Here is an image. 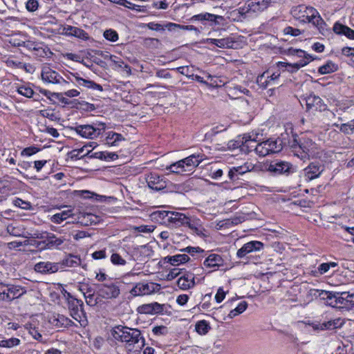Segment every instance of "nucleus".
I'll return each mask as SVG.
<instances>
[{"label":"nucleus","instance_id":"52","mask_svg":"<svg viewBox=\"0 0 354 354\" xmlns=\"http://www.w3.org/2000/svg\"><path fill=\"white\" fill-rule=\"evenodd\" d=\"M9 284L0 283V300L9 301Z\"/></svg>","mask_w":354,"mask_h":354},{"label":"nucleus","instance_id":"27","mask_svg":"<svg viewBox=\"0 0 354 354\" xmlns=\"http://www.w3.org/2000/svg\"><path fill=\"white\" fill-rule=\"evenodd\" d=\"M209 44L216 46L221 48H232L234 47L235 41L232 37H227L222 39H207Z\"/></svg>","mask_w":354,"mask_h":354},{"label":"nucleus","instance_id":"11","mask_svg":"<svg viewBox=\"0 0 354 354\" xmlns=\"http://www.w3.org/2000/svg\"><path fill=\"white\" fill-rule=\"evenodd\" d=\"M314 14H317V10L313 7L306 6L305 5H299L291 9V15L294 18L301 22L306 23L308 21L310 17Z\"/></svg>","mask_w":354,"mask_h":354},{"label":"nucleus","instance_id":"2","mask_svg":"<svg viewBox=\"0 0 354 354\" xmlns=\"http://www.w3.org/2000/svg\"><path fill=\"white\" fill-rule=\"evenodd\" d=\"M292 147L294 149L295 155L301 159L316 158L320 156V148L318 145L306 136H302L299 141L294 139Z\"/></svg>","mask_w":354,"mask_h":354},{"label":"nucleus","instance_id":"9","mask_svg":"<svg viewBox=\"0 0 354 354\" xmlns=\"http://www.w3.org/2000/svg\"><path fill=\"white\" fill-rule=\"evenodd\" d=\"M268 171L275 176H288L295 171L294 166L287 161H272L268 167Z\"/></svg>","mask_w":354,"mask_h":354},{"label":"nucleus","instance_id":"29","mask_svg":"<svg viewBox=\"0 0 354 354\" xmlns=\"http://www.w3.org/2000/svg\"><path fill=\"white\" fill-rule=\"evenodd\" d=\"M59 263L60 265V269H63L66 267L76 268L80 266L81 259L78 256L70 254L64 258Z\"/></svg>","mask_w":354,"mask_h":354},{"label":"nucleus","instance_id":"46","mask_svg":"<svg viewBox=\"0 0 354 354\" xmlns=\"http://www.w3.org/2000/svg\"><path fill=\"white\" fill-rule=\"evenodd\" d=\"M211 327L206 320H201L196 324V330L200 335H206Z\"/></svg>","mask_w":354,"mask_h":354},{"label":"nucleus","instance_id":"16","mask_svg":"<svg viewBox=\"0 0 354 354\" xmlns=\"http://www.w3.org/2000/svg\"><path fill=\"white\" fill-rule=\"evenodd\" d=\"M146 181L149 187L155 191L162 190L167 187V183L164 178L156 173H150L147 175Z\"/></svg>","mask_w":354,"mask_h":354},{"label":"nucleus","instance_id":"59","mask_svg":"<svg viewBox=\"0 0 354 354\" xmlns=\"http://www.w3.org/2000/svg\"><path fill=\"white\" fill-rule=\"evenodd\" d=\"M346 292H335V303H336V307L339 305H345L346 301V298L345 295Z\"/></svg>","mask_w":354,"mask_h":354},{"label":"nucleus","instance_id":"47","mask_svg":"<svg viewBox=\"0 0 354 354\" xmlns=\"http://www.w3.org/2000/svg\"><path fill=\"white\" fill-rule=\"evenodd\" d=\"M248 307V303L243 301L239 304V305L233 310H232L228 314V317L231 319L243 313Z\"/></svg>","mask_w":354,"mask_h":354},{"label":"nucleus","instance_id":"55","mask_svg":"<svg viewBox=\"0 0 354 354\" xmlns=\"http://www.w3.org/2000/svg\"><path fill=\"white\" fill-rule=\"evenodd\" d=\"M111 261L115 266H124L127 263L126 260L118 253H113L111 254Z\"/></svg>","mask_w":354,"mask_h":354},{"label":"nucleus","instance_id":"28","mask_svg":"<svg viewBox=\"0 0 354 354\" xmlns=\"http://www.w3.org/2000/svg\"><path fill=\"white\" fill-rule=\"evenodd\" d=\"M333 30L337 35H344L349 39H354V30L339 22L335 23Z\"/></svg>","mask_w":354,"mask_h":354},{"label":"nucleus","instance_id":"57","mask_svg":"<svg viewBox=\"0 0 354 354\" xmlns=\"http://www.w3.org/2000/svg\"><path fill=\"white\" fill-rule=\"evenodd\" d=\"M207 79L209 80V82H207V86L210 87H218L221 86V84H223L224 83L222 82L221 80L218 79V77L213 76L210 74L207 75Z\"/></svg>","mask_w":354,"mask_h":354},{"label":"nucleus","instance_id":"42","mask_svg":"<svg viewBox=\"0 0 354 354\" xmlns=\"http://www.w3.org/2000/svg\"><path fill=\"white\" fill-rule=\"evenodd\" d=\"M308 23L313 24L315 26H316L320 31L324 29V26L326 24L323 19L321 17L319 13L317 10V14H314L310 17V19H308Z\"/></svg>","mask_w":354,"mask_h":354},{"label":"nucleus","instance_id":"23","mask_svg":"<svg viewBox=\"0 0 354 354\" xmlns=\"http://www.w3.org/2000/svg\"><path fill=\"white\" fill-rule=\"evenodd\" d=\"M192 21H202L203 24H206V21L214 23L215 24H219L220 21L223 20V17L221 15H216L209 12H202L198 15H194L191 18Z\"/></svg>","mask_w":354,"mask_h":354},{"label":"nucleus","instance_id":"51","mask_svg":"<svg viewBox=\"0 0 354 354\" xmlns=\"http://www.w3.org/2000/svg\"><path fill=\"white\" fill-rule=\"evenodd\" d=\"M333 125L339 128L341 131L345 133H350L354 131V127H353L354 124L353 123V120L348 123H344L341 124L333 123Z\"/></svg>","mask_w":354,"mask_h":354},{"label":"nucleus","instance_id":"34","mask_svg":"<svg viewBox=\"0 0 354 354\" xmlns=\"http://www.w3.org/2000/svg\"><path fill=\"white\" fill-rule=\"evenodd\" d=\"M189 257L186 254H178L173 256H167L165 258L166 262L172 266H178L185 263L189 260Z\"/></svg>","mask_w":354,"mask_h":354},{"label":"nucleus","instance_id":"18","mask_svg":"<svg viewBox=\"0 0 354 354\" xmlns=\"http://www.w3.org/2000/svg\"><path fill=\"white\" fill-rule=\"evenodd\" d=\"M195 285V275L189 272H183L177 281V286L182 290H189Z\"/></svg>","mask_w":354,"mask_h":354},{"label":"nucleus","instance_id":"19","mask_svg":"<svg viewBox=\"0 0 354 354\" xmlns=\"http://www.w3.org/2000/svg\"><path fill=\"white\" fill-rule=\"evenodd\" d=\"M34 270L35 272L41 274H51L60 270V265L58 263L40 261L35 265Z\"/></svg>","mask_w":354,"mask_h":354},{"label":"nucleus","instance_id":"35","mask_svg":"<svg viewBox=\"0 0 354 354\" xmlns=\"http://www.w3.org/2000/svg\"><path fill=\"white\" fill-rule=\"evenodd\" d=\"M9 301L21 297L26 292L25 287L17 285H9Z\"/></svg>","mask_w":354,"mask_h":354},{"label":"nucleus","instance_id":"33","mask_svg":"<svg viewBox=\"0 0 354 354\" xmlns=\"http://www.w3.org/2000/svg\"><path fill=\"white\" fill-rule=\"evenodd\" d=\"M185 227H188L192 232L198 236L203 235L204 228L201 224V222L198 218H192L189 217L187 223Z\"/></svg>","mask_w":354,"mask_h":354},{"label":"nucleus","instance_id":"43","mask_svg":"<svg viewBox=\"0 0 354 354\" xmlns=\"http://www.w3.org/2000/svg\"><path fill=\"white\" fill-rule=\"evenodd\" d=\"M308 23L313 24L315 26H316L320 31L324 29V26L326 24L323 19L321 17L319 13L317 10V14H314L310 17V19H308Z\"/></svg>","mask_w":354,"mask_h":354},{"label":"nucleus","instance_id":"49","mask_svg":"<svg viewBox=\"0 0 354 354\" xmlns=\"http://www.w3.org/2000/svg\"><path fill=\"white\" fill-rule=\"evenodd\" d=\"M65 241V239L62 237H57L53 234H50L48 236V244L50 245V246H54L55 248H59L64 243Z\"/></svg>","mask_w":354,"mask_h":354},{"label":"nucleus","instance_id":"15","mask_svg":"<svg viewBox=\"0 0 354 354\" xmlns=\"http://www.w3.org/2000/svg\"><path fill=\"white\" fill-rule=\"evenodd\" d=\"M68 306L71 315L76 321L80 322L79 319L81 317L80 313L83 312V301L82 300L74 298L69 293H68Z\"/></svg>","mask_w":354,"mask_h":354},{"label":"nucleus","instance_id":"12","mask_svg":"<svg viewBox=\"0 0 354 354\" xmlns=\"http://www.w3.org/2000/svg\"><path fill=\"white\" fill-rule=\"evenodd\" d=\"M281 68H278L276 71L271 73L270 70L263 72L261 75L257 78V83L263 88H266L269 85L274 84L275 81L279 77Z\"/></svg>","mask_w":354,"mask_h":354},{"label":"nucleus","instance_id":"36","mask_svg":"<svg viewBox=\"0 0 354 354\" xmlns=\"http://www.w3.org/2000/svg\"><path fill=\"white\" fill-rule=\"evenodd\" d=\"M73 215L72 209H68L53 215L50 218V221L54 223L59 224L68 218L71 217Z\"/></svg>","mask_w":354,"mask_h":354},{"label":"nucleus","instance_id":"4","mask_svg":"<svg viewBox=\"0 0 354 354\" xmlns=\"http://www.w3.org/2000/svg\"><path fill=\"white\" fill-rule=\"evenodd\" d=\"M282 148V141L280 139L270 138L255 145L254 150L260 156L264 157L270 153H278Z\"/></svg>","mask_w":354,"mask_h":354},{"label":"nucleus","instance_id":"3","mask_svg":"<svg viewBox=\"0 0 354 354\" xmlns=\"http://www.w3.org/2000/svg\"><path fill=\"white\" fill-rule=\"evenodd\" d=\"M106 129L103 122H95L92 124L78 125L75 128L77 134L84 138L94 139L102 134Z\"/></svg>","mask_w":354,"mask_h":354},{"label":"nucleus","instance_id":"7","mask_svg":"<svg viewBox=\"0 0 354 354\" xmlns=\"http://www.w3.org/2000/svg\"><path fill=\"white\" fill-rule=\"evenodd\" d=\"M120 294V289L118 282L109 281L97 286V295L99 297L106 299H112L117 298Z\"/></svg>","mask_w":354,"mask_h":354},{"label":"nucleus","instance_id":"38","mask_svg":"<svg viewBox=\"0 0 354 354\" xmlns=\"http://www.w3.org/2000/svg\"><path fill=\"white\" fill-rule=\"evenodd\" d=\"M124 140V138L122 134L110 131L106 137V144L109 146H116L118 142Z\"/></svg>","mask_w":354,"mask_h":354},{"label":"nucleus","instance_id":"45","mask_svg":"<svg viewBox=\"0 0 354 354\" xmlns=\"http://www.w3.org/2000/svg\"><path fill=\"white\" fill-rule=\"evenodd\" d=\"M17 91L19 94L28 98L33 97L35 93L33 89L28 84L18 86Z\"/></svg>","mask_w":354,"mask_h":354},{"label":"nucleus","instance_id":"48","mask_svg":"<svg viewBox=\"0 0 354 354\" xmlns=\"http://www.w3.org/2000/svg\"><path fill=\"white\" fill-rule=\"evenodd\" d=\"M20 339L16 337L0 340V347L10 348L18 346L20 344Z\"/></svg>","mask_w":354,"mask_h":354},{"label":"nucleus","instance_id":"14","mask_svg":"<svg viewBox=\"0 0 354 354\" xmlns=\"http://www.w3.org/2000/svg\"><path fill=\"white\" fill-rule=\"evenodd\" d=\"M270 3V0H248L245 3L246 12H261L269 6Z\"/></svg>","mask_w":354,"mask_h":354},{"label":"nucleus","instance_id":"6","mask_svg":"<svg viewBox=\"0 0 354 354\" xmlns=\"http://www.w3.org/2000/svg\"><path fill=\"white\" fill-rule=\"evenodd\" d=\"M325 169L323 164L319 162H312L300 171L301 180L309 182L319 178Z\"/></svg>","mask_w":354,"mask_h":354},{"label":"nucleus","instance_id":"62","mask_svg":"<svg viewBox=\"0 0 354 354\" xmlns=\"http://www.w3.org/2000/svg\"><path fill=\"white\" fill-rule=\"evenodd\" d=\"M13 204L15 206L20 207L24 209H30L31 208V205L29 202L23 201L20 198H16L13 201Z\"/></svg>","mask_w":354,"mask_h":354},{"label":"nucleus","instance_id":"44","mask_svg":"<svg viewBox=\"0 0 354 354\" xmlns=\"http://www.w3.org/2000/svg\"><path fill=\"white\" fill-rule=\"evenodd\" d=\"M84 299L87 305L95 306L98 303V297L95 295L94 291L88 288L86 292H84Z\"/></svg>","mask_w":354,"mask_h":354},{"label":"nucleus","instance_id":"1","mask_svg":"<svg viewBox=\"0 0 354 354\" xmlns=\"http://www.w3.org/2000/svg\"><path fill=\"white\" fill-rule=\"evenodd\" d=\"M111 335L116 341L125 343L128 346L137 345L138 348H142L145 345V339L138 328L118 325L112 329Z\"/></svg>","mask_w":354,"mask_h":354},{"label":"nucleus","instance_id":"13","mask_svg":"<svg viewBox=\"0 0 354 354\" xmlns=\"http://www.w3.org/2000/svg\"><path fill=\"white\" fill-rule=\"evenodd\" d=\"M264 244L259 241H252L245 243L236 252L238 258H243L247 254L263 250Z\"/></svg>","mask_w":354,"mask_h":354},{"label":"nucleus","instance_id":"58","mask_svg":"<svg viewBox=\"0 0 354 354\" xmlns=\"http://www.w3.org/2000/svg\"><path fill=\"white\" fill-rule=\"evenodd\" d=\"M188 189L185 184H175L172 185L170 189L171 192H174L177 194H183L187 192Z\"/></svg>","mask_w":354,"mask_h":354},{"label":"nucleus","instance_id":"21","mask_svg":"<svg viewBox=\"0 0 354 354\" xmlns=\"http://www.w3.org/2000/svg\"><path fill=\"white\" fill-rule=\"evenodd\" d=\"M312 60L308 59H300L299 62L294 64H289L285 62H279L277 63V67L281 69L284 68L286 71L293 73L298 71L301 68L306 66Z\"/></svg>","mask_w":354,"mask_h":354},{"label":"nucleus","instance_id":"39","mask_svg":"<svg viewBox=\"0 0 354 354\" xmlns=\"http://www.w3.org/2000/svg\"><path fill=\"white\" fill-rule=\"evenodd\" d=\"M287 55H291V56H295L297 57L301 58V59H308V60L314 59V58L313 57L312 55L308 54L304 50H301V49H296V48H290L288 50Z\"/></svg>","mask_w":354,"mask_h":354},{"label":"nucleus","instance_id":"25","mask_svg":"<svg viewBox=\"0 0 354 354\" xmlns=\"http://www.w3.org/2000/svg\"><path fill=\"white\" fill-rule=\"evenodd\" d=\"M306 107L309 110L322 111L325 110L326 105L323 100L315 95H310L306 99Z\"/></svg>","mask_w":354,"mask_h":354},{"label":"nucleus","instance_id":"26","mask_svg":"<svg viewBox=\"0 0 354 354\" xmlns=\"http://www.w3.org/2000/svg\"><path fill=\"white\" fill-rule=\"evenodd\" d=\"M203 265L207 268L216 269L224 265V260L220 254H210L205 259Z\"/></svg>","mask_w":354,"mask_h":354},{"label":"nucleus","instance_id":"30","mask_svg":"<svg viewBox=\"0 0 354 354\" xmlns=\"http://www.w3.org/2000/svg\"><path fill=\"white\" fill-rule=\"evenodd\" d=\"M50 322H51L52 324L58 328H66L72 326L74 324L73 322L69 318L65 317L63 315L59 314L53 316L50 318Z\"/></svg>","mask_w":354,"mask_h":354},{"label":"nucleus","instance_id":"24","mask_svg":"<svg viewBox=\"0 0 354 354\" xmlns=\"http://www.w3.org/2000/svg\"><path fill=\"white\" fill-rule=\"evenodd\" d=\"M140 312L145 314H158L162 313L167 308V305L160 304L158 302H153L142 305Z\"/></svg>","mask_w":354,"mask_h":354},{"label":"nucleus","instance_id":"5","mask_svg":"<svg viewBox=\"0 0 354 354\" xmlns=\"http://www.w3.org/2000/svg\"><path fill=\"white\" fill-rule=\"evenodd\" d=\"M41 77L44 83L59 84L63 88H66L69 86V82L67 80L48 66H44L42 67Z\"/></svg>","mask_w":354,"mask_h":354},{"label":"nucleus","instance_id":"31","mask_svg":"<svg viewBox=\"0 0 354 354\" xmlns=\"http://www.w3.org/2000/svg\"><path fill=\"white\" fill-rule=\"evenodd\" d=\"M33 55L38 58L49 57L52 53L50 48L42 43H37L32 45Z\"/></svg>","mask_w":354,"mask_h":354},{"label":"nucleus","instance_id":"56","mask_svg":"<svg viewBox=\"0 0 354 354\" xmlns=\"http://www.w3.org/2000/svg\"><path fill=\"white\" fill-rule=\"evenodd\" d=\"M104 37L106 39L113 42L116 41L118 39V32L113 29L105 30L104 32Z\"/></svg>","mask_w":354,"mask_h":354},{"label":"nucleus","instance_id":"20","mask_svg":"<svg viewBox=\"0 0 354 354\" xmlns=\"http://www.w3.org/2000/svg\"><path fill=\"white\" fill-rule=\"evenodd\" d=\"M156 291V284L153 283H138L131 290V295L141 296L149 295Z\"/></svg>","mask_w":354,"mask_h":354},{"label":"nucleus","instance_id":"60","mask_svg":"<svg viewBox=\"0 0 354 354\" xmlns=\"http://www.w3.org/2000/svg\"><path fill=\"white\" fill-rule=\"evenodd\" d=\"M152 333L156 336H164L168 333V329L165 326H157L153 328Z\"/></svg>","mask_w":354,"mask_h":354},{"label":"nucleus","instance_id":"10","mask_svg":"<svg viewBox=\"0 0 354 354\" xmlns=\"http://www.w3.org/2000/svg\"><path fill=\"white\" fill-rule=\"evenodd\" d=\"M160 217L173 224L174 227H180L186 225L189 217L185 214L176 212L162 211L159 212Z\"/></svg>","mask_w":354,"mask_h":354},{"label":"nucleus","instance_id":"53","mask_svg":"<svg viewBox=\"0 0 354 354\" xmlns=\"http://www.w3.org/2000/svg\"><path fill=\"white\" fill-rule=\"evenodd\" d=\"M87 149V145H84L82 147L77 149H73L70 152L71 158L72 159L79 160L82 159L86 156L84 154L82 155L83 152L85 151V150ZM88 157V156H86Z\"/></svg>","mask_w":354,"mask_h":354},{"label":"nucleus","instance_id":"63","mask_svg":"<svg viewBox=\"0 0 354 354\" xmlns=\"http://www.w3.org/2000/svg\"><path fill=\"white\" fill-rule=\"evenodd\" d=\"M39 150L40 149L39 148L35 147H26L21 151V155L22 156H30L39 152Z\"/></svg>","mask_w":354,"mask_h":354},{"label":"nucleus","instance_id":"61","mask_svg":"<svg viewBox=\"0 0 354 354\" xmlns=\"http://www.w3.org/2000/svg\"><path fill=\"white\" fill-rule=\"evenodd\" d=\"M91 150H87L84 153V156H88V158H97L102 160H105V151H98L93 153H91Z\"/></svg>","mask_w":354,"mask_h":354},{"label":"nucleus","instance_id":"37","mask_svg":"<svg viewBox=\"0 0 354 354\" xmlns=\"http://www.w3.org/2000/svg\"><path fill=\"white\" fill-rule=\"evenodd\" d=\"M109 59L112 63H113L115 67L122 69L127 75H130L131 74V69L130 66H129L127 64H125L118 57L115 55H110Z\"/></svg>","mask_w":354,"mask_h":354},{"label":"nucleus","instance_id":"54","mask_svg":"<svg viewBox=\"0 0 354 354\" xmlns=\"http://www.w3.org/2000/svg\"><path fill=\"white\" fill-rule=\"evenodd\" d=\"M167 27L170 30H175L176 28H179L181 30H195V31L197 30V28L195 26H192V25L182 26V25L176 24H174V23H169L167 25Z\"/></svg>","mask_w":354,"mask_h":354},{"label":"nucleus","instance_id":"41","mask_svg":"<svg viewBox=\"0 0 354 354\" xmlns=\"http://www.w3.org/2000/svg\"><path fill=\"white\" fill-rule=\"evenodd\" d=\"M26 329L28 331L29 334L36 340L40 342H45L42 335L38 330V329L34 326L32 324H26L25 325Z\"/></svg>","mask_w":354,"mask_h":354},{"label":"nucleus","instance_id":"32","mask_svg":"<svg viewBox=\"0 0 354 354\" xmlns=\"http://www.w3.org/2000/svg\"><path fill=\"white\" fill-rule=\"evenodd\" d=\"M250 170V165L247 163L241 166L234 167L228 171V177L231 180L239 179V175H243Z\"/></svg>","mask_w":354,"mask_h":354},{"label":"nucleus","instance_id":"8","mask_svg":"<svg viewBox=\"0 0 354 354\" xmlns=\"http://www.w3.org/2000/svg\"><path fill=\"white\" fill-rule=\"evenodd\" d=\"M343 322L340 319L330 320L324 323L318 322H308L305 323V330L308 332H319L324 330H333L339 328Z\"/></svg>","mask_w":354,"mask_h":354},{"label":"nucleus","instance_id":"50","mask_svg":"<svg viewBox=\"0 0 354 354\" xmlns=\"http://www.w3.org/2000/svg\"><path fill=\"white\" fill-rule=\"evenodd\" d=\"M257 136L258 135L256 134V135H254L253 133L252 134H250V133H248V134H244L243 136V140H242V144L243 145V147H254L255 146H250V142H258L259 140H257Z\"/></svg>","mask_w":354,"mask_h":354},{"label":"nucleus","instance_id":"22","mask_svg":"<svg viewBox=\"0 0 354 354\" xmlns=\"http://www.w3.org/2000/svg\"><path fill=\"white\" fill-rule=\"evenodd\" d=\"M70 75L75 79L77 86H82L88 88L97 90L100 91H103V88L100 84H98L93 81L86 80L80 77L77 73H71Z\"/></svg>","mask_w":354,"mask_h":354},{"label":"nucleus","instance_id":"40","mask_svg":"<svg viewBox=\"0 0 354 354\" xmlns=\"http://www.w3.org/2000/svg\"><path fill=\"white\" fill-rule=\"evenodd\" d=\"M338 66L332 61H328L325 64L318 68V72L321 75H326L337 71Z\"/></svg>","mask_w":354,"mask_h":354},{"label":"nucleus","instance_id":"64","mask_svg":"<svg viewBox=\"0 0 354 354\" xmlns=\"http://www.w3.org/2000/svg\"><path fill=\"white\" fill-rule=\"evenodd\" d=\"M39 3L37 0H28L26 3V8L29 12H35L38 9Z\"/></svg>","mask_w":354,"mask_h":354},{"label":"nucleus","instance_id":"17","mask_svg":"<svg viewBox=\"0 0 354 354\" xmlns=\"http://www.w3.org/2000/svg\"><path fill=\"white\" fill-rule=\"evenodd\" d=\"M205 159V156L201 153L192 154L185 158V167L189 173H192L194 169Z\"/></svg>","mask_w":354,"mask_h":354}]
</instances>
